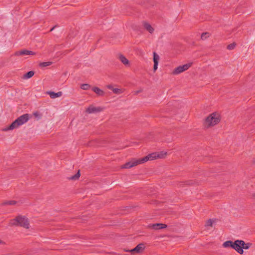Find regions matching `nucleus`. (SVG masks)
<instances>
[{"label": "nucleus", "instance_id": "1", "mask_svg": "<svg viewBox=\"0 0 255 255\" xmlns=\"http://www.w3.org/2000/svg\"><path fill=\"white\" fill-rule=\"evenodd\" d=\"M28 120L29 115L27 114H24L16 119L13 122H12L9 127L5 128V130L13 129L17 128L19 126L22 125L26 123Z\"/></svg>", "mask_w": 255, "mask_h": 255}, {"label": "nucleus", "instance_id": "2", "mask_svg": "<svg viewBox=\"0 0 255 255\" xmlns=\"http://www.w3.org/2000/svg\"><path fill=\"white\" fill-rule=\"evenodd\" d=\"M9 224L11 226H20L26 229L29 228V223L27 219L24 216H19L15 219L10 221Z\"/></svg>", "mask_w": 255, "mask_h": 255}, {"label": "nucleus", "instance_id": "3", "mask_svg": "<svg viewBox=\"0 0 255 255\" xmlns=\"http://www.w3.org/2000/svg\"><path fill=\"white\" fill-rule=\"evenodd\" d=\"M220 121V115L217 113L210 114L205 121V126L208 127L217 125Z\"/></svg>", "mask_w": 255, "mask_h": 255}, {"label": "nucleus", "instance_id": "4", "mask_svg": "<svg viewBox=\"0 0 255 255\" xmlns=\"http://www.w3.org/2000/svg\"><path fill=\"white\" fill-rule=\"evenodd\" d=\"M192 65V63H187L183 65L179 66L176 67L173 71L174 75H177L182 73L184 71L188 70Z\"/></svg>", "mask_w": 255, "mask_h": 255}, {"label": "nucleus", "instance_id": "5", "mask_svg": "<svg viewBox=\"0 0 255 255\" xmlns=\"http://www.w3.org/2000/svg\"><path fill=\"white\" fill-rule=\"evenodd\" d=\"M244 244V241L237 240L234 242L233 249L236 251L238 253L243 254L244 251L242 249V246Z\"/></svg>", "mask_w": 255, "mask_h": 255}, {"label": "nucleus", "instance_id": "6", "mask_svg": "<svg viewBox=\"0 0 255 255\" xmlns=\"http://www.w3.org/2000/svg\"><path fill=\"white\" fill-rule=\"evenodd\" d=\"M138 164H141L140 159H133L122 166V168H130Z\"/></svg>", "mask_w": 255, "mask_h": 255}, {"label": "nucleus", "instance_id": "7", "mask_svg": "<svg viewBox=\"0 0 255 255\" xmlns=\"http://www.w3.org/2000/svg\"><path fill=\"white\" fill-rule=\"evenodd\" d=\"M158 155L157 153L154 152L150 154H149L147 156L144 157L143 158H142L141 159H139L140 160V163H144L148 160H153L157 158Z\"/></svg>", "mask_w": 255, "mask_h": 255}, {"label": "nucleus", "instance_id": "8", "mask_svg": "<svg viewBox=\"0 0 255 255\" xmlns=\"http://www.w3.org/2000/svg\"><path fill=\"white\" fill-rule=\"evenodd\" d=\"M102 110L103 108L101 107H95L93 106H90L86 109V112L88 114H92L100 112Z\"/></svg>", "mask_w": 255, "mask_h": 255}, {"label": "nucleus", "instance_id": "9", "mask_svg": "<svg viewBox=\"0 0 255 255\" xmlns=\"http://www.w3.org/2000/svg\"><path fill=\"white\" fill-rule=\"evenodd\" d=\"M149 227L154 230H157L158 229L166 228L167 227V225L164 224L156 223L151 224L149 226Z\"/></svg>", "mask_w": 255, "mask_h": 255}, {"label": "nucleus", "instance_id": "10", "mask_svg": "<svg viewBox=\"0 0 255 255\" xmlns=\"http://www.w3.org/2000/svg\"><path fill=\"white\" fill-rule=\"evenodd\" d=\"M119 58L120 60L121 61V62L124 64L125 66H129V60L123 55H120Z\"/></svg>", "mask_w": 255, "mask_h": 255}, {"label": "nucleus", "instance_id": "11", "mask_svg": "<svg viewBox=\"0 0 255 255\" xmlns=\"http://www.w3.org/2000/svg\"><path fill=\"white\" fill-rule=\"evenodd\" d=\"M144 249V246L143 244H139L136 246L135 248L132 249L131 252H136L137 253H140Z\"/></svg>", "mask_w": 255, "mask_h": 255}, {"label": "nucleus", "instance_id": "12", "mask_svg": "<svg viewBox=\"0 0 255 255\" xmlns=\"http://www.w3.org/2000/svg\"><path fill=\"white\" fill-rule=\"evenodd\" d=\"M48 94L52 99H55L59 97L62 95L61 92H58L57 93H55L54 92H48Z\"/></svg>", "mask_w": 255, "mask_h": 255}, {"label": "nucleus", "instance_id": "13", "mask_svg": "<svg viewBox=\"0 0 255 255\" xmlns=\"http://www.w3.org/2000/svg\"><path fill=\"white\" fill-rule=\"evenodd\" d=\"M92 91L96 93L98 95L103 96L105 95V92L97 87H94L92 88Z\"/></svg>", "mask_w": 255, "mask_h": 255}, {"label": "nucleus", "instance_id": "14", "mask_svg": "<svg viewBox=\"0 0 255 255\" xmlns=\"http://www.w3.org/2000/svg\"><path fill=\"white\" fill-rule=\"evenodd\" d=\"M143 25L144 28L148 31L149 33H152L153 32L154 29L149 23L147 22H144Z\"/></svg>", "mask_w": 255, "mask_h": 255}, {"label": "nucleus", "instance_id": "15", "mask_svg": "<svg viewBox=\"0 0 255 255\" xmlns=\"http://www.w3.org/2000/svg\"><path fill=\"white\" fill-rule=\"evenodd\" d=\"M233 243L234 242L232 241H227L223 243V246L226 248H231L233 249Z\"/></svg>", "mask_w": 255, "mask_h": 255}, {"label": "nucleus", "instance_id": "16", "mask_svg": "<svg viewBox=\"0 0 255 255\" xmlns=\"http://www.w3.org/2000/svg\"><path fill=\"white\" fill-rule=\"evenodd\" d=\"M28 50L26 49H23L21 51H17L15 53V55L19 56V55H28Z\"/></svg>", "mask_w": 255, "mask_h": 255}, {"label": "nucleus", "instance_id": "17", "mask_svg": "<svg viewBox=\"0 0 255 255\" xmlns=\"http://www.w3.org/2000/svg\"><path fill=\"white\" fill-rule=\"evenodd\" d=\"M34 73L33 71H29L23 75V78L25 79H27L30 78L34 75Z\"/></svg>", "mask_w": 255, "mask_h": 255}, {"label": "nucleus", "instance_id": "18", "mask_svg": "<svg viewBox=\"0 0 255 255\" xmlns=\"http://www.w3.org/2000/svg\"><path fill=\"white\" fill-rule=\"evenodd\" d=\"M159 60V56L157 53L155 52H153V62L154 63H158Z\"/></svg>", "mask_w": 255, "mask_h": 255}, {"label": "nucleus", "instance_id": "19", "mask_svg": "<svg viewBox=\"0 0 255 255\" xmlns=\"http://www.w3.org/2000/svg\"><path fill=\"white\" fill-rule=\"evenodd\" d=\"M210 35V33L209 32H204L202 34L201 36V38L202 39V40H205L208 37H209Z\"/></svg>", "mask_w": 255, "mask_h": 255}, {"label": "nucleus", "instance_id": "20", "mask_svg": "<svg viewBox=\"0 0 255 255\" xmlns=\"http://www.w3.org/2000/svg\"><path fill=\"white\" fill-rule=\"evenodd\" d=\"M80 87L83 90H87L90 88L91 86L88 84H83L81 85Z\"/></svg>", "mask_w": 255, "mask_h": 255}, {"label": "nucleus", "instance_id": "21", "mask_svg": "<svg viewBox=\"0 0 255 255\" xmlns=\"http://www.w3.org/2000/svg\"><path fill=\"white\" fill-rule=\"evenodd\" d=\"M251 246H252L251 243H245L244 242V244L242 246V249L243 250V249L248 250L251 247Z\"/></svg>", "mask_w": 255, "mask_h": 255}, {"label": "nucleus", "instance_id": "22", "mask_svg": "<svg viewBox=\"0 0 255 255\" xmlns=\"http://www.w3.org/2000/svg\"><path fill=\"white\" fill-rule=\"evenodd\" d=\"M79 172H80V171L79 170L76 174H75L73 176H71L69 178V179H71V180H75V179H78L80 176Z\"/></svg>", "mask_w": 255, "mask_h": 255}, {"label": "nucleus", "instance_id": "23", "mask_svg": "<svg viewBox=\"0 0 255 255\" xmlns=\"http://www.w3.org/2000/svg\"><path fill=\"white\" fill-rule=\"evenodd\" d=\"M214 220L213 219H209L208 220L206 223V227H211L212 226L213 223H214Z\"/></svg>", "mask_w": 255, "mask_h": 255}, {"label": "nucleus", "instance_id": "24", "mask_svg": "<svg viewBox=\"0 0 255 255\" xmlns=\"http://www.w3.org/2000/svg\"><path fill=\"white\" fill-rule=\"evenodd\" d=\"M157 158H163L166 155V152L161 151L160 153H157Z\"/></svg>", "mask_w": 255, "mask_h": 255}, {"label": "nucleus", "instance_id": "25", "mask_svg": "<svg viewBox=\"0 0 255 255\" xmlns=\"http://www.w3.org/2000/svg\"><path fill=\"white\" fill-rule=\"evenodd\" d=\"M51 64V62H44L41 63L40 64V66L41 67H46L47 66H49Z\"/></svg>", "mask_w": 255, "mask_h": 255}, {"label": "nucleus", "instance_id": "26", "mask_svg": "<svg viewBox=\"0 0 255 255\" xmlns=\"http://www.w3.org/2000/svg\"><path fill=\"white\" fill-rule=\"evenodd\" d=\"M113 92L116 94H119L122 93L121 89L118 88H114L113 89Z\"/></svg>", "mask_w": 255, "mask_h": 255}, {"label": "nucleus", "instance_id": "27", "mask_svg": "<svg viewBox=\"0 0 255 255\" xmlns=\"http://www.w3.org/2000/svg\"><path fill=\"white\" fill-rule=\"evenodd\" d=\"M16 204V202L14 201H8L3 203V205H13Z\"/></svg>", "mask_w": 255, "mask_h": 255}, {"label": "nucleus", "instance_id": "28", "mask_svg": "<svg viewBox=\"0 0 255 255\" xmlns=\"http://www.w3.org/2000/svg\"><path fill=\"white\" fill-rule=\"evenodd\" d=\"M235 46H236L235 43H233L231 44H229L227 48L229 50H232V49H234V48L235 47Z\"/></svg>", "mask_w": 255, "mask_h": 255}, {"label": "nucleus", "instance_id": "29", "mask_svg": "<svg viewBox=\"0 0 255 255\" xmlns=\"http://www.w3.org/2000/svg\"><path fill=\"white\" fill-rule=\"evenodd\" d=\"M158 65V63H154V66H153L154 71H156L157 69Z\"/></svg>", "mask_w": 255, "mask_h": 255}, {"label": "nucleus", "instance_id": "30", "mask_svg": "<svg viewBox=\"0 0 255 255\" xmlns=\"http://www.w3.org/2000/svg\"><path fill=\"white\" fill-rule=\"evenodd\" d=\"M28 55H34L35 54V52H34L32 51H29V50H28Z\"/></svg>", "mask_w": 255, "mask_h": 255}, {"label": "nucleus", "instance_id": "31", "mask_svg": "<svg viewBox=\"0 0 255 255\" xmlns=\"http://www.w3.org/2000/svg\"><path fill=\"white\" fill-rule=\"evenodd\" d=\"M107 88L111 89L113 91V89H114L111 85H109L107 86Z\"/></svg>", "mask_w": 255, "mask_h": 255}, {"label": "nucleus", "instance_id": "32", "mask_svg": "<svg viewBox=\"0 0 255 255\" xmlns=\"http://www.w3.org/2000/svg\"><path fill=\"white\" fill-rule=\"evenodd\" d=\"M34 115L35 116V117H38V113L37 112H35L34 113Z\"/></svg>", "mask_w": 255, "mask_h": 255}, {"label": "nucleus", "instance_id": "33", "mask_svg": "<svg viewBox=\"0 0 255 255\" xmlns=\"http://www.w3.org/2000/svg\"><path fill=\"white\" fill-rule=\"evenodd\" d=\"M54 27H53L52 28H51L50 29V31H52V30L54 29Z\"/></svg>", "mask_w": 255, "mask_h": 255}, {"label": "nucleus", "instance_id": "34", "mask_svg": "<svg viewBox=\"0 0 255 255\" xmlns=\"http://www.w3.org/2000/svg\"><path fill=\"white\" fill-rule=\"evenodd\" d=\"M1 243V242L0 241V244Z\"/></svg>", "mask_w": 255, "mask_h": 255}]
</instances>
